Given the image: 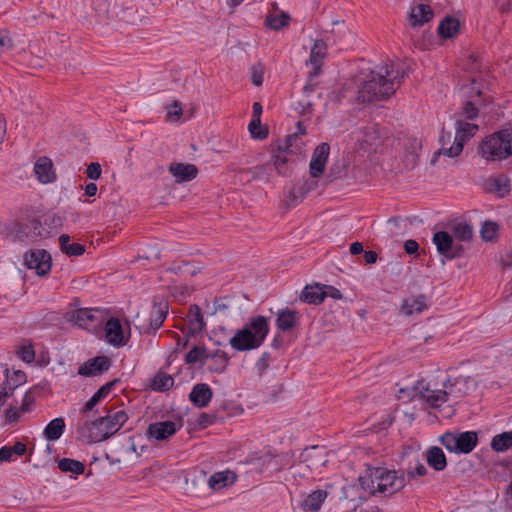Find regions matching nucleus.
<instances>
[{
	"label": "nucleus",
	"instance_id": "nucleus-18",
	"mask_svg": "<svg viewBox=\"0 0 512 512\" xmlns=\"http://www.w3.org/2000/svg\"><path fill=\"white\" fill-rule=\"evenodd\" d=\"M213 396V391L206 383H198L194 385L190 394L189 400L195 407L204 408L210 403Z\"/></svg>",
	"mask_w": 512,
	"mask_h": 512
},
{
	"label": "nucleus",
	"instance_id": "nucleus-41",
	"mask_svg": "<svg viewBox=\"0 0 512 512\" xmlns=\"http://www.w3.org/2000/svg\"><path fill=\"white\" fill-rule=\"evenodd\" d=\"M174 384V379L171 375L166 373H158L153 381L152 388L156 391L165 392L168 391Z\"/></svg>",
	"mask_w": 512,
	"mask_h": 512
},
{
	"label": "nucleus",
	"instance_id": "nucleus-22",
	"mask_svg": "<svg viewBox=\"0 0 512 512\" xmlns=\"http://www.w3.org/2000/svg\"><path fill=\"white\" fill-rule=\"evenodd\" d=\"M236 479V473L231 470L219 471L213 473L209 477L208 485L212 490L219 491L225 487L233 485Z\"/></svg>",
	"mask_w": 512,
	"mask_h": 512
},
{
	"label": "nucleus",
	"instance_id": "nucleus-1",
	"mask_svg": "<svg viewBox=\"0 0 512 512\" xmlns=\"http://www.w3.org/2000/svg\"><path fill=\"white\" fill-rule=\"evenodd\" d=\"M128 420L125 411L119 410L114 414L99 417L94 421H79L77 434L88 443H97L113 436Z\"/></svg>",
	"mask_w": 512,
	"mask_h": 512
},
{
	"label": "nucleus",
	"instance_id": "nucleus-58",
	"mask_svg": "<svg viewBox=\"0 0 512 512\" xmlns=\"http://www.w3.org/2000/svg\"><path fill=\"white\" fill-rule=\"evenodd\" d=\"M427 474V469L424 464L420 463L416 466L414 470H409L407 472L406 478L413 479L415 476H425Z\"/></svg>",
	"mask_w": 512,
	"mask_h": 512
},
{
	"label": "nucleus",
	"instance_id": "nucleus-47",
	"mask_svg": "<svg viewBox=\"0 0 512 512\" xmlns=\"http://www.w3.org/2000/svg\"><path fill=\"white\" fill-rule=\"evenodd\" d=\"M499 230V226L496 222L485 221L481 227L480 234L483 240L492 241Z\"/></svg>",
	"mask_w": 512,
	"mask_h": 512
},
{
	"label": "nucleus",
	"instance_id": "nucleus-28",
	"mask_svg": "<svg viewBox=\"0 0 512 512\" xmlns=\"http://www.w3.org/2000/svg\"><path fill=\"white\" fill-rule=\"evenodd\" d=\"M426 460L428 465L436 471H443L447 466L446 456L442 449L437 446L427 450Z\"/></svg>",
	"mask_w": 512,
	"mask_h": 512
},
{
	"label": "nucleus",
	"instance_id": "nucleus-21",
	"mask_svg": "<svg viewBox=\"0 0 512 512\" xmlns=\"http://www.w3.org/2000/svg\"><path fill=\"white\" fill-rule=\"evenodd\" d=\"M327 44L322 39H317L311 48L309 62L313 66L312 76H318L321 73L322 61L326 55Z\"/></svg>",
	"mask_w": 512,
	"mask_h": 512
},
{
	"label": "nucleus",
	"instance_id": "nucleus-5",
	"mask_svg": "<svg viewBox=\"0 0 512 512\" xmlns=\"http://www.w3.org/2000/svg\"><path fill=\"white\" fill-rule=\"evenodd\" d=\"M478 152L487 161H502L512 155V128L501 129L485 137Z\"/></svg>",
	"mask_w": 512,
	"mask_h": 512
},
{
	"label": "nucleus",
	"instance_id": "nucleus-39",
	"mask_svg": "<svg viewBox=\"0 0 512 512\" xmlns=\"http://www.w3.org/2000/svg\"><path fill=\"white\" fill-rule=\"evenodd\" d=\"M206 359H210V352L204 346H194L185 356L188 364L203 363Z\"/></svg>",
	"mask_w": 512,
	"mask_h": 512
},
{
	"label": "nucleus",
	"instance_id": "nucleus-50",
	"mask_svg": "<svg viewBox=\"0 0 512 512\" xmlns=\"http://www.w3.org/2000/svg\"><path fill=\"white\" fill-rule=\"evenodd\" d=\"M85 173L89 179L98 180L102 173L101 165L98 162H92L87 166Z\"/></svg>",
	"mask_w": 512,
	"mask_h": 512
},
{
	"label": "nucleus",
	"instance_id": "nucleus-7",
	"mask_svg": "<svg viewBox=\"0 0 512 512\" xmlns=\"http://www.w3.org/2000/svg\"><path fill=\"white\" fill-rule=\"evenodd\" d=\"M440 441L449 452L468 454L476 447L478 435L475 431L446 432Z\"/></svg>",
	"mask_w": 512,
	"mask_h": 512
},
{
	"label": "nucleus",
	"instance_id": "nucleus-8",
	"mask_svg": "<svg viewBox=\"0 0 512 512\" xmlns=\"http://www.w3.org/2000/svg\"><path fill=\"white\" fill-rule=\"evenodd\" d=\"M455 130L452 145H450L448 149L442 150V152L446 153V156L450 158L457 157L461 154L464 144L477 133L479 126L469 123L464 119L457 118L455 121Z\"/></svg>",
	"mask_w": 512,
	"mask_h": 512
},
{
	"label": "nucleus",
	"instance_id": "nucleus-30",
	"mask_svg": "<svg viewBox=\"0 0 512 512\" xmlns=\"http://www.w3.org/2000/svg\"><path fill=\"white\" fill-rule=\"evenodd\" d=\"M297 312L282 309L277 312L276 326L281 331H289L296 326Z\"/></svg>",
	"mask_w": 512,
	"mask_h": 512
},
{
	"label": "nucleus",
	"instance_id": "nucleus-6",
	"mask_svg": "<svg viewBox=\"0 0 512 512\" xmlns=\"http://www.w3.org/2000/svg\"><path fill=\"white\" fill-rule=\"evenodd\" d=\"M406 485V475L404 471L387 470L383 468L376 469L374 479L367 485L370 494L393 495L401 491Z\"/></svg>",
	"mask_w": 512,
	"mask_h": 512
},
{
	"label": "nucleus",
	"instance_id": "nucleus-34",
	"mask_svg": "<svg viewBox=\"0 0 512 512\" xmlns=\"http://www.w3.org/2000/svg\"><path fill=\"white\" fill-rule=\"evenodd\" d=\"M59 246L61 251L68 256H80L85 252V246L80 243L70 244V236L62 234L59 237Z\"/></svg>",
	"mask_w": 512,
	"mask_h": 512
},
{
	"label": "nucleus",
	"instance_id": "nucleus-44",
	"mask_svg": "<svg viewBox=\"0 0 512 512\" xmlns=\"http://www.w3.org/2000/svg\"><path fill=\"white\" fill-rule=\"evenodd\" d=\"M249 132L254 139L263 140L268 136V128L261 125V119H251L249 123Z\"/></svg>",
	"mask_w": 512,
	"mask_h": 512
},
{
	"label": "nucleus",
	"instance_id": "nucleus-11",
	"mask_svg": "<svg viewBox=\"0 0 512 512\" xmlns=\"http://www.w3.org/2000/svg\"><path fill=\"white\" fill-rule=\"evenodd\" d=\"M296 135L297 133H295L293 136L289 135L284 141L277 142L276 144L272 145V151L277 152V154L273 156L274 167L280 175L287 176L291 171L289 159L287 158L286 154L291 153V141L292 138Z\"/></svg>",
	"mask_w": 512,
	"mask_h": 512
},
{
	"label": "nucleus",
	"instance_id": "nucleus-49",
	"mask_svg": "<svg viewBox=\"0 0 512 512\" xmlns=\"http://www.w3.org/2000/svg\"><path fill=\"white\" fill-rule=\"evenodd\" d=\"M182 115V106L178 101H173L170 106L167 107V118L177 121Z\"/></svg>",
	"mask_w": 512,
	"mask_h": 512
},
{
	"label": "nucleus",
	"instance_id": "nucleus-10",
	"mask_svg": "<svg viewBox=\"0 0 512 512\" xmlns=\"http://www.w3.org/2000/svg\"><path fill=\"white\" fill-rule=\"evenodd\" d=\"M167 314L168 302L163 299H160L159 301L155 299L150 312L149 323L138 325L137 328L140 333L150 334L152 331H156L162 326Z\"/></svg>",
	"mask_w": 512,
	"mask_h": 512
},
{
	"label": "nucleus",
	"instance_id": "nucleus-64",
	"mask_svg": "<svg viewBox=\"0 0 512 512\" xmlns=\"http://www.w3.org/2000/svg\"><path fill=\"white\" fill-rule=\"evenodd\" d=\"M13 454L11 452L10 446H3L0 448V461L2 462H10L12 461Z\"/></svg>",
	"mask_w": 512,
	"mask_h": 512
},
{
	"label": "nucleus",
	"instance_id": "nucleus-16",
	"mask_svg": "<svg viewBox=\"0 0 512 512\" xmlns=\"http://www.w3.org/2000/svg\"><path fill=\"white\" fill-rule=\"evenodd\" d=\"M105 337L111 345L122 347L126 345L128 338H125L124 331L119 319L111 317L105 323Z\"/></svg>",
	"mask_w": 512,
	"mask_h": 512
},
{
	"label": "nucleus",
	"instance_id": "nucleus-35",
	"mask_svg": "<svg viewBox=\"0 0 512 512\" xmlns=\"http://www.w3.org/2000/svg\"><path fill=\"white\" fill-rule=\"evenodd\" d=\"M490 445L496 452H505L510 449L512 447V430L495 435Z\"/></svg>",
	"mask_w": 512,
	"mask_h": 512
},
{
	"label": "nucleus",
	"instance_id": "nucleus-17",
	"mask_svg": "<svg viewBox=\"0 0 512 512\" xmlns=\"http://www.w3.org/2000/svg\"><path fill=\"white\" fill-rule=\"evenodd\" d=\"M34 173L39 182L43 184L52 183L56 180L52 160L46 156L39 157L34 164Z\"/></svg>",
	"mask_w": 512,
	"mask_h": 512
},
{
	"label": "nucleus",
	"instance_id": "nucleus-51",
	"mask_svg": "<svg viewBox=\"0 0 512 512\" xmlns=\"http://www.w3.org/2000/svg\"><path fill=\"white\" fill-rule=\"evenodd\" d=\"M216 421L215 414L201 413L197 419V424L201 428H206L209 425L214 424Z\"/></svg>",
	"mask_w": 512,
	"mask_h": 512
},
{
	"label": "nucleus",
	"instance_id": "nucleus-54",
	"mask_svg": "<svg viewBox=\"0 0 512 512\" xmlns=\"http://www.w3.org/2000/svg\"><path fill=\"white\" fill-rule=\"evenodd\" d=\"M494 6L501 13H508L512 9L511 0H493Z\"/></svg>",
	"mask_w": 512,
	"mask_h": 512
},
{
	"label": "nucleus",
	"instance_id": "nucleus-59",
	"mask_svg": "<svg viewBox=\"0 0 512 512\" xmlns=\"http://www.w3.org/2000/svg\"><path fill=\"white\" fill-rule=\"evenodd\" d=\"M464 252V248L461 244H452L451 252H449L446 256L447 259L452 260L458 257H461Z\"/></svg>",
	"mask_w": 512,
	"mask_h": 512
},
{
	"label": "nucleus",
	"instance_id": "nucleus-2",
	"mask_svg": "<svg viewBox=\"0 0 512 512\" xmlns=\"http://www.w3.org/2000/svg\"><path fill=\"white\" fill-rule=\"evenodd\" d=\"M464 382L462 378H455L453 381L447 378L442 382V388H439L437 383L422 379L413 386L412 398L424 401L429 407L436 409L448 401L449 395L461 397L463 394L460 389H457V386Z\"/></svg>",
	"mask_w": 512,
	"mask_h": 512
},
{
	"label": "nucleus",
	"instance_id": "nucleus-25",
	"mask_svg": "<svg viewBox=\"0 0 512 512\" xmlns=\"http://www.w3.org/2000/svg\"><path fill=\"white\" fill-rule=\"evenodd\" d=\"M299 298L302 302L319 305L326 298V294L323 292V286L320 284L306 285Z\"/></svg>",
	"mask_w": 512,
	"mask_h": 512
},
{
	"label": "nucleus",
	"instance_id": "nucleus-12",
	"mask_svg": "<svg viewBox=\"0 0 512 512\" xmlns=\"http://www.w3.org/2000/svg\"><path fill=\"white\" fill-rule=\"evenodd\" d=\"M330 153V146L328 143H320L313 151L311 161L309 164L310 176L315 179L318 178L325 170Z\"/></svg>",
	"mask_w": 512,
	"mask_h": 512
},
{
	"label": "nucleus",
	"instance_id": "nucleus-31",
	"mask_svg": "<svg viewBox=\"0 0 512 512\" xmlns=\"http://www.w3.org/2000/svg\"><path fill=\"white\" fill-rule=\"evenodd\" d=\"M44 228L41 224V222L37 219H33L29 221L28 223H16L15 224V231L17 233V236L21 238L22 234H24L26 237L29 236L31 233L34 238L42 236Z\"/></svg>",
	"mask_w": 512,
	"mask_h": 512
},
{
	"label": "nucleus",
	"instance_id": "nucleus-48",
	"mask_svg": "<svg viewBox=\"0 0 512 512\" xmlns=\"http://www.w3.org/2000/svg\"><path fill=\"white\" fill-rule=\"evenodd\" d=\"M450 141H451V133L450 132H446L444 130L441 131V134H440V137H439V142L441 144V148L436 151L431 159V164L434 165L438 159V157L440 155H445L446 156V153L442 152L443 149H448L449 147H447L449 144H450Z\"/></svg>",
	"mask_w": 512,
	"mask_h": 512
},
{
	"label": "nucleus",
	"instance_id": "nucleus-43",
	"mask_svg": "<svg viewBox=\"0 0 512 512\" xmlns=\"http://www.w3.org/2000/svg\"><path fill=\"white\" fill-rule=\"evenodd\" d=\"M453 237L459 241H470L473 238L472 226L467 223H457L452 227Z\"/></svg>",
	"mask_w": 512,
	"mask_h": 512
},
{
	"label": "nucleus",
	"instance_id": "nucleus-61",
	"mask_svg": "<svg viewBox=\"0 0 512 512\" xmlns=\"http://www.w3.org/2000/svg\"><path fill=\"white\" fill-rule=\"evenodd\" d=\"M316 76H312V71L309 73L307 83L305 84L303 88V92L306 96H309L310 93L315 91L317 83L314 82V78Z\"/></svg>",
	"mask_w": 512,
	"mask_h": 512
},
{
	"label": "nucleus",
	"instance_id": "nucleus-23",
	"mask_svg": "<svg viewBox=\"0 0 512 512\" xmlns=\"http://www.w3.org/2000/svg\"><path fill=\"white\" fill-rule=\"evenodd\" d=\"M433 11L429 5L418 4L412 7L409 13V22L411 26H422L424 23L429 22L433 18Z\"/></svg>",
	"mask_w": 512,
	"mask_h": 512
},
{
	"label": "nucleus",
	"instance_id": "nucleus-20",
	"mask_svg": "<svg viewBox=\"0 0 512 512\" xmlns=\"http://www.w3.org/2000/svg\"><path fill=\"white\" fill-rule=\"evenodd\" d=\"M328 496L327 491L319 489L306 495L300 503L303 512H318Z\"/></svg>",
	"mask_w": 512,
	"mask_h": 512
},
{
	"label": "nucleus",
	"instance_id": "nucleus-62",
	"mask_svg": "<svg viewBox=\"0 0 512 512\" xmlns=\"http://www.w3.org/2000/svg\"><path fill=\"white\" fill-rule=\"evenodd\" d=\"M418 249L419 245L415 240L409 239L404 242V250L407 254H415L418 251Z\"/></svg>",
	"mask_w": 512,
	"mask_h": 512
},
{
	"label": "nucleus",
	"instance_id": "nucleus-63",
	"mask_svg": "<svg viewBox=\"0 0 512 512\" xmlns=\"http://www.w3.org/2000/svg\"><path fill=\"white\" fill-rule=\"evenodd\" d=\"M120 380L119 379H114L108 383H106L105 385H103L102 387H100L98 389V391L100 392V394L103 396V398H105L113 389V387L119 383Z\"/></svg>",
	"mask_w": 512,
	"mask_h": 512
},
{
	"label": "nucleus",
	"instance_id": "nucleus-13",
	"mask_svg": "<svg viewBox=\"0 0 512 512\" xmlns=\"http://www.w3.org/2000/svg\"><path fill=\"white\" fill-rule=\"evenodd\" d=\"M98 311L87 308H81L69 313V320L74 322L77 326L93 330L102 324V320L96 315Z\"/></svg>",
	"mask_w": 512,
	"mask_h": 512
},
{
	"label": "nucleus",
	"instance_id": "nucleus-27",
	"mask_svg": "<svg viewBox=\"0 0 512 512\" xmlns=\"http://www.w3.org/2000/svg\"><path fill=\"white\" fill-rule=\"evenodd\" d=\"M326 449L323 446H311L306 448L302 453V457L306 462H309L308 466H323L326 463Z\"/></svg>",
	"mask_w": 512,
	"mask_h": 512
},
{
	"label": "nucleus",
	"instance_id": "nucleus-57",
	"mask_svg": "<svg viewBox=\"0 0 512 512\" xmlns=\"http://www.w3.org/2000/svg\"><path fill=\"white\" fill-rule=\"evenodd\" d=\"M10 449L13 455H17L19 457L25 455L27 452L26 444L21 441H16L13 446H10Z\"/></svg>",
	"mask_w": 512,
	"mask_h": 512
},
{
	"label": "nucleus",
	"instance_id": "nucleus-4",
	"mask_svg": "<svg viewBox=\"0 0 512 512\" xmlns=\"http://www.w3.org/2000/svg\"><path fill=\"white\" fill-rule=\"evenodd\" d=\"M396 92L393 82L387 79L383 65L378 70H372L363 81L358 98L362 102L383 101Z\"/></svg>",
	"mask_w": 512,
	"mask_h": 512
},
{
	"label": "nucleus",
	"instance_id": "nucleus-40",
	"mask_svg": "<svg viewBox=\"0 0 512 512\" xmlns=\"http://www.w3.org/2000/svg\"><path fill=\"white\" fill-rule=\"evenodd\" d=\"M290 16L287 13L281 12L278 15H269L265 20V24L272 30H280L289 25Z\"/></svg>",
	"mask_w": 512,
	"mask_h": 512
},
{
	"label": "nucleus",
	"instance_id": "nucleus-32",
	"mask_svg": "<svg viewBox=\"0 0 512 512\" xmlns=\"http://www.w3.org/2000/svg\"><path fill=\"white\" fill-rule=\"evenodd\" d=\"M432 241L435 244L437 251L444 257L451 252L453 237L448 232L438 231L434 233Z\"/></svg>",
	"mask_w": 512,
	"mask_h": 512
},
{
	"label": "nucleus",
	"instance_id": "nucleus-42",
	"mask_svg": "<svg viewBox=\"0 0 512 512\" xmlns=\"http://www.w3.org/2000/svg\"><path fill=\"white\" fill-rule=\"evenodd\" d=\"M479 115V109L476 106V103L473 101H466L461 110L455 113V119H467V120H474Z\"/></svg>",
	"mask_w": 512,
	"mask_h": 512
},
{
	"label": "nucleus",
	"instance_id": "nucleus-38",
	"mask_svg": "<svg viewBox=\"0 0 512 512\" xmlns=\"http://www.w3.org/2000/svg\"><path fill=\"white\" fill-rule=\"evenodd\" d=\"M383 70L387 76L388 80H391L393 82V87H396V90L401 85L403 79L407 75L405 70H399L395 69V65L392 62L385 63L383 65Z\"/></svg>",
	"mask_w": 512,
	"mask_h": 512
},
{
	"label": "nucleus",
	"instance_id": "nucleus-60",
	"mask_svg": "<svg viewBox=\"0 0 512 512\" xmlns=\"http://www.w3.org/2000/svg\"><path fill=\"white\" fill-rule=\"evenodd\" d=\"M364 133L366 136V142H368L369 140L378 139L380 137L379 130L376 126L366 127Z\"/></svg>",
	"mask_w": 512,
	"mask_h": 512
},
{
	"label": "nucleus",
	"instance_id": "nucleus-9",
	"mask_svg": "<svg viewBox=\"0 0 512 512\" xmlns=\"http://www.w3.org/2000/svg\"><path fill=\"white\" fill-rule=\"evenodd\" d=\"M23 261L28 269H34L39 276H44L51 270V255L44 249L26 252L23 256Z\"/></svg>",
	"mask_w": 512,
	"mask_h": 512
},
{
	"label": "nucleus",
	"instance_id": "nucleus-45",
	"mask_svg": "<svg viewBox=\"0 0 512 512\" xmlns=\"http://www.w3.org/2000/svg\"><path fill=\"white\" fill-rule=\"evenodd\" d=\"M210 358L215 360V366L209 367L212 372H222L225 370L228 363V357L224 351L216 350L210 353Z\"/></svg>",
	"mask_w": 512,
	"mask_h": 512
},
{
	"label": "nucleus",
	"instance_id": "nucleus-37",
	"mask_svg": "<svg viewBox=\"0 0 512 512\" xmlns=\"http://www.w3.org/2000/svg\"><path fill=\"white\" fill-rule=\"evenodd\" d=\"M15 354L24 362L32 363L35 360V350L31 340H24L16 349Z\"/></svg>",
	"mask_w": 512,
	"mask_h": 512
},
{
	"label": "nucleus",
	"instance_id": "nucleus-29",
	"mask_svg": "<svg viewBox=\"0 0 512 512\" xmlns=\"http://www.w3.org/2000/svg\"><path fill=\"white\" fill-rule=\"evenodd\" d=\"M460 23L455 17H445L438 26V34L443 39H451L459 32Z\"/></svg>",
	"mask_w": 512,
	"mask_h": 512
},
{
	"label": "nucleus",
	"instance_id": "nucleus-56",
	"mask_svg": "<svg viewBox=\"0 0 512 512\" xmlns=\"http://www.w3.org/2000/svg\"><path fill=\"white\" fill-rule=\"evenodd\" d=\"M323 292L326 294V297H331L333 299H342V293L339 289L329 286V285H323Z\"/></svg>",
	"mask_w": 512,
	"mask_h": 512
},
{
	"label": "nucleus",
	"instance_id": "nucleus-26",
	"mask_svg": "<svg viewBox=\"0 0 512 512\" xmlns=\"http://www.w3.org/2000/svg\"><path fill=\"white\" fill-rule=\"evenodd\" d=\"M427 296L420 294L416 297H410L403 300L401 309L405 315H412L414 313H421L427 309Z\"/></svg>",
	"mask_w": 512,
	"mask_h": 512
},
{
	"label": "nucleus",
	"instance_id": "nucleus-33",
	"mask_svg": "<svg viewBox=\"0 0 512 512\" xmlns=\"http://www.w3.org/2000/svg\"><path fill=\"white\" fill-rule=\"evenodd\" d=\"M64 429L65 421L63 418L59 417L51 420L48 423V425L44 429L43 434L48 441H55L62 436Z\"/></svg>",
	"mask_w": 512,
	"mask_h": 512
},
{
	"label": "nucleus",
	"instance_id": "nucleus-14",
	"mask_svg": "<svg viewBox=\"0 0 512 512\" xmlns=\"http://www.w3.org/2000/svg\"><path fill=\"white\" fill-rule=\"evenodd\" d=\"M181 427H182L181 420H179V422H174V421L155 422L148 426L147 436L149 438H154L158 441H163V440L168 439L170 436L174 435Z\"/></svg>",
	"mask_w": 512,
	"mask_h": 512
},
{
	"label": "nucleus",
	"instance_id": "nucleus-53",
	"mask_svg": "<svg viewBox=\"0 0 512 512\" xmlns=\"http://www.w3.org/2000/svg\"><path fill=\"white\" fill-rule=\"evenodd\" d=\"M12 47V40L6 30H0V54Z\"/></svg>",
	"mask_w": 512,
	"mask_h": 512
},
{
	"label": "nucleus",
	"instance_id": "nucleus-52",
	"mask_svg": "<svg viewBox=\"0 0 512 512\" xmlns=\"http://www.w3.org/2000/svg\"><path fill=\"white\" fill-rule=\"evenodd\" d=\"M4 418L6 424L16 423L19 421L20 411H18L15 407H9L5 410Z\"/></svg>",
	"mask_w": 512,
	"mask_h": 512
},
{
	"label": "nucleus",
	"instance_id": "nucleus-36",
	"mask_svg": "<svg viewBox=\"0 0 512 512\" xmlns=\"http://www.w3.org/2000/svg\"><path fill=\"white\" fill-rule=\"evenodd\" d=\"M58 468L65 473L80 475L85 471V464L72 458H62L58 461Z\"/></svg>",
	"mask_w": 512,
	"mask_h": 512
},
{
	"label": "nucleus",
	"instance_id": "nucleus-24",
	"mask_svg": "<svg viewBox=\"0 0 512 512\" xmlns=\"http://www.w3.org/2000/svg\"><path fill=\"white\" fill-rule=\"evenodd\" d=\"M188 334L195 336L200 333L204 327L205 322L203 320L201 308L197 304H193L189 307L188 312Z\"/></svg>",
	"mask_w": 512,
	"mask_h": 512
},
{
	"label": "nucleus",
	"instance_id": "nucleus-15",
	"mask_svg": "<svg viewBox=\"0 0 512 512\" xmlns=\"http://www.w3.org/2000/svg\"><path fill=\"white\" fill-rule=\"evenodd\" d=\"M111 366V359L107 356H96L85 361L78 369V374L82 376L101 375Z\"/></svg>",
	"mask_w": 512,
	"mask_h": 512
},
{
	"label": "nucleus",
	"instance_id": "nucleus-46",
	"mask_svg": "<svg viewBox=\"0 0 512 512\" xmlns=\"http://www.w3.org/2000/svg\"><path fill=\"white\" fill-rule=\"evenodd\" d=\"M4 374L6 377V381L4 383L8 384L11 392L26 381V374L21 370L14 371V376L11 379H9V368H5Z\"/></svg>",
	"mask_w": 512,
	"mask_h": 512
},
{
	"label": "nucleus",
	"instance_id": "nucleus-3",
	"mask_svg": "<svg viewBox=\"0 0 512 512\" xmlns=\"http://www.w3.org/2000/svg\"><path fill=\"white\" fill-rule=\"evenodd\" d=\"M269 333V324L264 316L253 317L230 339L231 347L237 351H249L260 347Z\"/></svg>",
	"mask_w": 512,
	"mask_h": 512
},
{
	"label": "nucleus",
	"instance_id": "nucleus-55",
	"mask_svg": "<svg viewBox=\"0 0 512 512\" xmlns=\"http://www.w3.org/2000/svg\"><path fill=\"white\" fill-rule=\"evenodd\" d=\"M34 404V398L26 393L24 395V398L22 400L21 406H20V412L27 413L32 410V406Z\"/></svg>",
	"mask_w": 512,
	"mask_h": 512
},
{
	"label": "nucleus",
	"instance_id": "nucleus-19",
	"mask_svg": "<svg viewBox=\"0 0 512 512\" xmlns=\"http://www.w3.org/2000/svg\"><path fill=\"white\" fill-rule=\"evenodd\" d=\"M168 170L177 183L189 182L198 175V168L194 164L171 163Z\"/></svg>",
	"mask_w": 512,
	"mask_h": 512
}]
</instances>
